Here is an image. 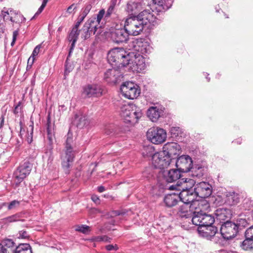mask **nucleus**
<instances>
[{
	"label": "nucleus",
	"mask_w": 253,
	"mask_h": 253,
	"mask_svg": "<svg viewBox=\"0 0 253 253\" xmlns=\"http://www.w3.org/2000/svg\"><path fill=\"white\" fill-rule=\"evenodd\" d=\"M144 150L146 153L143 152V156L145 155L147 157L152 156V164L156 169H164L168 168L173 162L171 158L165 155L164 152L161 151L153 154L154 149L152 147L145 148Z\"/></svg>",
	"instance_id": "1"
},
{
	"label": "nucleus",
	"mask_w": 253,
	"mask_h": 253,
	"mask_svg": "<svg viewBox=\"0 0 253 253\" xmlns=\"http://www.w3.org/2000/svg\"><path fill=\"white\" fill-rule=\"evenodd\" d=\"M120 115L126 123L135 124L142 116V113L132 104L124 103L121 107Z\"/></svg>",
	"instance_id": "2"
},
{
	"label": "nucleus",
	"mask_w": 253,
	"mask_h": 253,
	"mask_svg": "<svg viewBox=\"0 0 253 253\" xmlns=\"http://www.w3.org/2000/svg\"><path fill=\"white\" fill-rule=\"evenodd\" d=\"M129 56L123 48L116 47L108 52L107 58L110 64L115 63L125 67L129 63Z\"/></svg>",
	"instance_id": "3"
},
{
	"label": "nucleus",
	"mask_w": 253,
	"mask_h": 253,
	"mask_svg": "<svg viewBox=\"0 0 253 253\" xmlns=\"http://www.w3.org/2000/svg\"><path fill=\"white\" fill-rule=\"evenodd\" d=\"M73 142L72 133L68 132L66 141L65 153L62 154L61 157L62 160V166L66 173H69V169L75 157V152L71 146Z\"/></svg>",
	"instance_id": "4"
},
{
	"label": "nucleus",
	"mask_w": 253,
	"mask_h": 253,
	"mask_svg": "<svg viewBox=\"0 0 253 253\" xmlns=\"http://www.w3.org/2000/svg\"><path fill=\"white\" fill-rule=\"evenodd\" d=\"M215 221V218L210 214L203 212L201 210L199 211L196 208V211L193 212V215L191 221L194 225L202 226H212Z\"/></svg>",
	"instance_id": "5"
},
{
	"label": "nucleus",
	"mask_w": 253,
	"mask_h": 253,
	"mask_svg": "<svg viewBox=\"0 0 253 253\" xmlns=\"http://www.w3.org/2000/svg\"><path fill=\"white\" fill-rule=\"evenodd\" d=\"M144 26L137 16H132L127 18L125 21L124 28L129 35L137 36L142 31Z\"/></svg>",
	"instance_id": "6"
},
{
	"label": "nucleus",
	"mask_w": 253,
	"mask_h": 253,
	"mask_svg": "<svg viewBox=\"0 0 253 253\" xmlns=\"http://www.w3.org/2000/svg\"><path fill=\"white\" fill-rule=\"evenodd\" d=\"M156 12H157L156 11L150 7V9L143 10L137 16L144 26L148 24L155 25L158 24L161 21V19L157 17L158 14H157V15H155Z\"/></svg>",
	"instance_id": "7"
},
{
	"label": "nucleus",
	"mask_w": 253,
	"mask_h": 253,
	"mask_svg": "<svg viewBox=\"0 0 253 253\" xmlns=\"http://www.w3.org/2000/svg\"><path fill=\"white\" fill-rule=\"evenodd\" d=\"M147 137L152 143L159 144L166 140L167 133L163 128L153 127L148 130Z\"/></svg>",
	"instance_id": "8"
},
{
	"label": "nucleus",
	"mask_w": 253,
	"mask_h": 253,
	"mask_svg": "<svg viewBox=\"0 0 253 253\" xmlns=\"http://www.w3.org/2000/svg\"><path fill=\"white\" fill-rule=\"evenodd\" d=\"M120 89L123 95L129 99L137 98L140 93L138 86L131 82L124 83L121 85Z\"/></svg>",
	"instance_id": "9"
},
{
	"label": "nucleus",
	"mask_w": 253,
	"mask_h": 253,
	"mask_svg": "<svg viewBox=\"0 0 253 253\" xmlns=\"http://www.w3.org/2000/svg\"><path fill=\"white\" fill-rule=\"evenodd\" d=\"M238 231V227L234 222L227 220L221 224L220 233L222 237L226 239L234 237Z\"/></svg>",
	"instance_id": "10"
},
{
	"label": "nucleus",
	"mask_w": 253,
	"mask_h": 253,
	"mask_svg": "<svg viewBox=\"0 0 253 253\" xmlns=\"http://www.w3.org/2000/svg\"><path fill=\"white\" fill-rule=\"evenodd\" d=\"M31 169V164L28 162L21 165L13 173V177L16 183L21 182L30 174Z\"/></svg>",
	"instance_id": "11"
},
{
	"label": "nucleus",
	"mask_w": 253,
	"mask_h": 253,
	"mask_svg": "<svg viewBox=\"0 0 253 253\" xmlns=\"http://www.w3.org/2000/svg\"><path fill=\"white\" fill-rule=\"evenodd\" d=\"M99 24L96 20L95 16L90 18L84 24L82 31L84 33L83 35L82 38L87 39L92 35H94Z\"/></svg>",
	"instance_id": "12"
},
{
	"label": "nucleus",
	"mask_w": 253,
	"mask_h": 253,
	"mask_svg": "<svg viewBox=\"0 0 253 253\" xmlns=\"http://www.w3.org/2000/svg\"><path fill=\"white\" fill-rule=\"evenodd\" d=\"M194 189L197 197L198 196L202 198L209 197L212 191L211 185L209 182L204 181L196 184Z\"/></svg>",
	"instance_id": "13"
},
{
	"label": "nucleus",
	"mask_w": 253,
	"mask_h": 253,
	"mask_svg": "<svg viewBox=\"0 0 253 253\" xmlns=\"http://www.w3.org/2000/svg\"><path fill=\"white\" fill-rule=\"evenodd\" d=\"M176 168L181 172H187L190 171L192 166V160L188 155H182L175 161H173Z\"/></svg>",
	"instance_id": "14"
},
{
	"label": "nucleus",
	"mask_w": 253,
	"mask_h": 253,
	"mask_svg": "<svg viewBox=\"0 0 253 253\" xmlns=\"http://www.w3.org/2000/svg\"><path fill=\"white\" fill-rule=\"evenodd\" d=\"M116 25L115 29L111 33V38L116 43H119L126 42L128 38L129 34L126 30V28H117Z\"/></svg>",
	"instance_id": "15"
},
{
	"label": "nucleus",
	"mask_w": 253,
	"mask_h": 253,
	"mask_svg": "<svg viewBox=\"0 0 253 253\" xmlns=\"http://www.w3.org/2000/svg\"><path fill=\"white\" fill-rule=\"evenodd\" d=\"M129 63L127 65H129V68L133 72H141L146 68L145 59L143 56L140 54L135 55L134 58L129 59Z\"/></svg>",
	"instance_id": "16"
},
{
	"label": "nucleus",
	"mask_w": 253,
	"mask_h": 253,
	"mask_svg": "<svg viewBox=\"0 0 253 253\" xmlns=\"http://www.w3.org/2000/svg\"><path fill=\"white\" fill-rule=\"evenodd\" d=\"M181 147L179 144L174 142H168L166 143L163 147L162 152L166 156H168L169 158L172 159V161L174 160L173 156H176L178 154L180 151Z\"/></svg>",
	"instance_id": "17"
},
{
	"label": "nucleus",
	"mask_w": 253,
	"mask_h": 253,
	"mask_svg": "<svg viewBox=\"0 0 253 253\" xmlns=\"http://www.w3.org/2000/svg\"><path fill=\"white\" fill-rule=\"evenodd\" d=\"M196 205L200 206V203L196 201V203H193L189 205L188 204L183 203L179 206L177 213L181 217H192L194 211H192L193 208H196Z\"/></svg>",
	"instance_id": "18"
},
{
	"label": "nucleus",
	"mask_w": 253,
	"mask_h": 253,
	"mask_svg": "<svg viewBox=\"0 0 253 253\" xmlns=\"http://www.w3.org/2000/svg\"><path fill=\"white\" fill-rule=\"evenodd\" d=\"M83 93L87 97H99L102 94V90L97 84H88L84 87Z\"/></svg>",
	"instance_id": "19"
},
{
	"label": "nucleus",
	"mask_w": 253,
	"mask_h": 253,
	"mask_svg": "<svg viewBox=\"0 0 253 253\" xmlns=\"http://www.w3.org/2000/svg\"><path fill=\"white\" fill-rule=\"evenodd\" d=\"M134 48L140 54H145L151 52L152 47L149 43L144 39H137L134 42Z\"/></svg>",
	"instance_id": "20"
},
{
	"label": "nucleus",
	"mask_w": 253,
	"mask_h": 253,
	"mask_svg": "<svg viewBox=\"0 0 253 253\" xmlns=\"http://www.w3.org/2000/svg\"><path fill=\"white\" fill-rule=\"evenodd\" d=\"M195 182L194 180L190 178H182L177 181L176 185L171 186L172 189H177L178 190H194L192 189L195 187Z\"/></svg>",
	"instance_id": "21"
},
{
	"label": "nucleus",
	"mask_w": 253,
	"mask_h": 253,
	"mask_svg": "<svg viewBox=\"0 0 253 253\" xmlns=\"http://www.w3.org/2000/svg\"><path fill=\"white\" fill-rule=\"evenodd\" d=\"M178 194L179 199L183 203L190 204L192 203H196L195 199L197 198L195 190H180Z\"/></svg>",
	"instance_id": "22"
},
{
	"label": "nucleus",
	"mask_w": 253,
	"mask_h": 253,
	"mask_svg": "<svg viewBox=\"0 0 253 253\" xmlns=\"http://www.w3.org/2000/svg\"><path fill=\"white\" fill-rule=\"evenodd\" d=\"M198 231L201 237L208 240H211L217 233V229L213 226H202L198 227Z\"/></svg>",
	"instance_id": "23"
},
{
	"label": "nucleus",
	"mask_w": 253,
	"mask_h": 253,
	"mask_svg": "<svg viewBox=\"0 0 253 253\" xmlns=\"http://www.w3.org/2000/svg\"><path fill=\"white\" fill-rule=\"evenodd\" d=\"M119 70L115 69L108 70L104 74V79L108 83H116L122 77Z\"/></svg>",
	"instance_id": "24"
},
{
	"label": "nucleus",
	"mask_w": 253,
	"mask_h": 253,
	"mask_svg": "<svg viewBox=\"0 0 253 253\" xmlns=\"http://www.w3.org/2000/svg\"><path fill=\"white\" fill-rule=\"evenodd\" d=\"M214 215L215 219L221 222L226 219H230L232 213L230 210L227 208H220L215 210Z\"/></svg>",
	"instance_id": "25"
},
{
	"label": "nucleus",
	"mask_w": 253,
	"mask_h": 253,
	"mask_svg": "<svg viewBox=\"0 0 253 253\" xmlns=\"http://www.w3.org/2000/svg\"><path fill=\"white\" fill-rule=\"evenodd\" d=\"M144 4L140 1H129L126 5V11L129 14H134L144 8Z\"/></svg>",
	"instance_id": "26"
},
{
	"label": "nucleus",
	"mask_w": 253,
	"mask_h": 253,
	"mask_svg": "<svg viewBox=\"0 0 253 253\" xmlns=\"http://www.w3.org/2000/svg\"><path fill=\"white\" fill-rule=\"evenodd\" d=\"M163 113V110L157 106H152L147 111L148 118L153 122H157Z\"/></svg>",
	"instance_id": "27"
},
{
	"label": "nucleus",
	"mask_w": 253,
	"mask_h": 253,
	"mask_svg": "<svg viewBox=\"0 0 253 253\" xmlns=\"http://www.w3.org/2000/svg\"><path fill=\"white\" fill-rule=\"evenodd\" d=\"M164 0H152V9H155L157 12H161L169 9L172 5V1L170 0L168 4L164 3Z\"/></svg>",
	"instance_id": "28"
},
{
	"label": "nucleus",
	"mask_w": 253,
	"mask_h": 253,
	"mask_svg": "<svg viewBox=\"0 0 253 253\" xmlns=\"http://www.w3.org/2000/svg\"><path fill=\"white\" fill-rule=\"evenodd\" d=\"M179 200L178 194L172 193L166 195L164 199V203L168 207L175 206Z\"/></svg>",
	"instance_id": "29"
},
{
	"label": "nucleus",
	"mask_w": 253,
	"mask_h": 253,
	"mask_svg": "<svg viewBox=\"0 0 253 253\" xmlns=\"http://www.w3.org/2000/svg\"><path fill=\"white\" fill-rule=\"evenodd\" d=\"M239 202V197L238 194L234 192L227 193L225 197L224 204L232 206L237 205Z\"/></svg>",
	"instance_id": "30"
},
{
	"label": "nucleus",
	"mask_w": 253,
	"mask_h": 253,
	"mask_svg": "<svg viewBox=\"0 0 253 253\" xmlns=\"http://www.w3.org/2000/svg\"><path fill=\"white\" fill-rule=\"evenodd\" d=\"M180 171L178 169L169 170L166 176V181L170 183L177 180H179L181 177Z\"/></svg>",
	"instance_id": "31"
},
{
	"label": "nucleus",
	"mask_w": 253,
	"mask_h": 253,
	"mask_svg": "<svg viewBox=\"0 0 253 253\" xmlns=\"http://www.w3.org/2000/svg\"><path fill=\"white\" fill-rule=\"evenodd\" d=\"M2 14H3L4 18L7 16L6 19H9L12 22L18 23L19 21L17 19V17H22L21 15L16 13V12L13 10L11 9H7L5 8H4L2 10Z\"/></svg>",
	"instance_id": "32"
},
{
	"label": "nucleus",
	"mask_w": 253,
	"mask_h": 253,
	"mask_svg": "<svg viewBox=\"0 0 253 253\" xmlns=\"http://www.w3.org/2000/svg\"><path fill=\"white\" fill-rule=\"evenodd\" d=\"M80 34V31H77L75 29H72L71 32L69 34L68 40L70 42H71V45L70 48V51L69 52V56L70 55L73 50L74 48L75 43L78 39V37Z\"/></svg>",
	"instance_id": "33"
},
{
	"label": "nucleus",
	"mask_w": 253,
	"mask_h": 253,
	"mask_svg": "<svg viewBox=\"0 0 253 253\" xmlns=\"http://www.w3.org/2000/svg\"><path fill=\"white\" fill-rule=\"evenodd\" d=\"M193 177H201L204 174V168L200 165L192 166L190 171Z\"/></svg>",
	"instance_id": "34"
},
{
	"label": "nucleus",
	"mask_w": 253,
	"mask_h": 253,
	"mask_svg": "<svg viewBox=\"0 0 253 253\" xmlns=\"http://www.w3.org/2000/svg\"><path fill=\"white\" fill-rule=\"evenodd\" d=\"M75 122H76L77 127L80 128H83L87 126L89 122L86 116L83 115H76Z\"/></svg>",
	"instance_id": "35"
},
{
	"label": "nucleus",
	"mask_w": 253,
	"mask_h": 253,
	"mask_svg": "<svg viewBox=\"0 0 253 253\" xmlns=\"http://www.w3.org/2000/svg\"><path fill=\"white\" fill-rule=\"evenodd\" d=\"M15 253H33L29 244H19L15 249Z\"/></svg>",
	"instance_id": "36"
},
{
	"label": "nucleus",
	"mask_w": 253,
	"mask_h": 253,
	"mask_svg": "<svg viewBox=\"0 0 253 253\" xmlns=\"http://www.w3.org/2000/svg\"><path fill=\"white\" fill-rule=\"evenodd\" d=\"M241 246L245 251H253V239L246 238Z\"/></svg>",
	"instance_id": "37"
},
{
	"label": "nucleus",
	"mask_w": 253,
	"mask_h": 253,
	"mask_svg": "<svg viewBox=\"0 0 253 253\" xmlns=\"http://www.w3.org/2000/svg\"><path fill=\"white\" fill-rule=\"evenodd\" d=\"M6 205H7V204L6 203H3L1 205H0V210L2 208V207L5 206ZM19 205V201L17 200H13L8 204L7 208L8 210H13L18 207Z\"/></svg>",
	"instance_id": "38"
},
{
	"label": "nucleus",
	"mask_w": 253,
	"mask_h": 253,
	"mask_svg": "<svg viewBox=\"0 0 253 253\" xmlns=\"http://www.w3.org/2000/svg\"><path fill=\"white\" fill-rule=\"evenodd\" d=\"M14 243L11 239H5L3 240L1 244H0V246H2V247L7 249H10L11 250H15L14 249Z\"/></svg>",
	"instance_id": "39"
},
{
	"label": "nucleus",
	"mask_w": 253,
	"mask_h": 253,
	"mask_svg": "<svg viewBox=\"0 0 253 253\" xmlns=\"http://www.w3.org/2000/svg\"><path fill=\"white\" fill-rule=\"evenodd\" d=\"M41 47H42V45L41 44H38V45H37L35 47V48H34V49L33 51V53H32L31 56L30 57V58L28 59V64L29 63V62H30L31 60H32V64L33 63L34 60H35V58L37 55H38V54L40 52V49H41Z\"/></svg>",
	"instance_id": "40"
},
{
	"label": "nucleus",
	"mask_w": 253,
	"mask_h": 253,
	"mask_svg": "<svg viewBox=\"0 0 253 253\" xmlns=\"http://www.w3.org/2000/svg\"><path fill=\"white\" fill-rule=\"evenodd\" d=\"M46 126V131L47 134V138L50 142L52 141V130L50 125V121L49 117H48L47 122Z\"/></svg>",
	"instance_id": "41"
},
{
	"label": "nucleus",
	"mask_w": 253,
	"mask_h": 253,
	"mask_svg": "<svg viewBox=\"0 0 253 253\" xmlns=\"http://www.w3.org/2000/svg\"><path fill=\"white\" fill-rule=\"evenodd\" d=\"M76 230L84 234L87 233L89 231V227L86 225H78L76 227Z\"/></svg>",
	"instance_id": "42"
},
{
	"label": "nucleus",
	"mask_w": 253,
	"mask_h": 253,
	"mask_svg": "<svg viewBox=\"0 0 253 253\" xmlns=\"http://www.w3.org/2000/svg\"><path fill=\"white\" fill-rule=\"evenodd\" d=\"M117 0H112L106 13L107 16H109L114 11L116 4Z\"/></svg>",
	"instance_id": "43"
},
{
	"label": "nucleus",
	"mask_w": 253,
	"mask_h": 253,
	"mask_svg": "<svg viewBox=\"0 0 253 253\" xmlns=\"http://www.w3.org/2000/svg\"><path fill=\"white\" fill-rule=\"evenodd\" d=\"M170 132L171 135H173V137H176L181 132V129L179 127H172L170 128Z\"/></svg>",
	"instance_id": "44"
},
{
	"label": "nucleus",
	"mask_w": 253,
	"mask_h": 253,
	"mask_svg": "<svg viewBox=\"0 0 253 253\" xmlns=\"http://www.w3.org/2000/svg\"><path fill=\"white\" fill-rule=\"evenodd\" d=\"M126 213V211L125 210L114 211L110 213V216L114 217L118 215H123Z\"/></svg>",
	"instance_id": "45"
},
{
	"label": "nucleus",
	"mask_w": 253,
	"mask_h": 253,
	"mask_svg": "<svg viewBox=\"0 0 253 253\" xmlns=\"http://www.w3.org/2000/svg\"><path fill=\"white\" fill-rule=\"evenodd\" d=\"M246 238L253 239V226L249 228L245 232Z\"/></svg>",
	"instance_id": "46"
},
{
	"label": "nucleus",
	"mask_w": 253,
	"mask_h": 253,
	"mask_svg": "<svg viewBox=\"0 0 253 253\" xmlns=\"http://www.w3.org/2000/svg\"><path fill=\"white\" fill-rule=\"evenodd\" d=\"M19 238L21 239H28L29 238V235L25 230H21L19 232Z\"/></svg>",
	"instance_id": "47"
},
{
	"label": "nucleus",
	"mask_w": 253,
	"mask_h": 253,
	"mask_svg": "<svg viewBox=\"0 0 253 253\" xmlns=\"http://www.w3.org/2000/svg\"><path fill=\"white\" fill-rule=\"evenodd\" d=\"M105 14V11L104 9H102L100 10L98 13L96 17V20L97 21L98 23L99 24L100 21L102 19L104 15Z\"/></svg>",
	"instance_id": "48"
},
{
	"label": "nucleus",
	"mask_w": 253,
	"mask_h": 253,
	"mask_svg": "<svg viewBox=\"0 0 253 253\" xmlns=\"http://www.w3.org/2000/svg\"><path fill=\"white\" fill-rule=\"evenodd\" d=\"M91 7L92 6L90 4H87L83 9L82 14H84V16H86L90 11Z\"/></svg>",
	"instance_id": "49"
},
{
	"label": "nucleus",
	"mask_w": 253,
	"mask_h": 253,
	"mask_svg": "<svg viewBox=\"0 0 253 253\" xmlns=\"http://www.w3.org/2000/svg\"><path fill=\"white\" fill-rule=\"evenodd\" d=\"M19 216L18 214H15L8 217L6 220L8 222H14L19 220Z\"/></svg>",
	"instance_id": "50"
},
{
	"label": "nucleus",
	"mask_w": 253,
	"mask_h": 253,
	"mask_svg": "<svg viewBox=\"0 0 253 253\" xmlns=\"http://www.w3.org/2000/svg\"><path fill=\"white\" fill-rule=\"evenodd\" d=\"M106 249L107 251H117L119 248L117 245H109L106 246Z\"/></svg>",
	"instance_id": "51"
},
{
	"label": "nucleus",
	"mask_w": 253,
	"mask_h": 253,
	"mask_svg": "<svg viewBox=\"0 0 253 253\" xmlns=\"http://www.w3.org/2000/svg\"><path fill=\"white\" fill-rule=\"evenodd\" d=\"M18 35V32L17 31H14L13 32V35H12V41L11 43V45L12 46H13L15 43V42L16 40V38H17V37Z\"/></svg>",
	"instance_id": "52"
},
{
	"label": "nucleus",
	"mask_w": 253,
	"mask_h": 253,
	"mask_svg": "<svg viewBox=\"0 0 253 253\" xmlns=\"http://www.w3.org/2000/svg\"><path fill=\"white\" fill-rule=\"evenodd\" d=\"M91 240L92 241L96 242H103L102 236H98L93 237L91 239Z\"/></svg>",
	"instance_id": "53"
},
{
	"label": "nucleus",
	"mask_w": 253,
	"mask_h": 253,
	"mask_svg": "<svg viewBox=\"0 0 253 253\" xmlns=\"http://www.w3.org/2000/svg\"><path fill=\"white\" fill-rule=\"evenodd\" d=\"M44 8L41 6L39 8L37 12L35 14V15L31 18V20H33L35 19L38 15H39L43 10Z\"/></svg>",
	"instance_id": "54"
},
{
	"label": "nucleus",
	"mask_w": 253,
	"mask_h": 253,
	"mask_svg": "<svg viewBox=\"0 0 253 253\" xmlns=\"http://www.w3.org/2000/svg\"><path fill=\"white\" fill-rule=\"evenodd\" d=\"M76 6L75 5V4H72V5H71L68 8H67V12H68L69 13H71L73 11L76 9Z\"/></svg>",
	"instance_id": "55"
},
{
	"label": "nucleus",
	"mask_w": 253,
	"mask_h": 253,
	"mask_svg": "<svg viewBox=\"0 0 253 253\" xmlns=\"http://www.w3.org/2000/svg\"><path fill=\"white\" fill-rule=\"evenodd\" d=\"M29 129H30V130L31 132H30V135H29L28 139H29V136L31 137V139H30V142H31V141H32L33 131V129H34L33 124L29 126Z\"/></svg>",
	"instance_id": "56"
},
{
	"label": "nucleus",
	"mask_w": 253,
	"mask_h": 253,
	"mask_svg": "<svg viewBox=\"0 0 253 253\" xmlns=\"http://www.w3.org/2000/svg\"><path fill=\"white\" fill-rule=\"evenodd\" d=\"M92 200L96 204H99L100 200L97 196H92L91 197Z\"/></svg>",
	"instance_id": "57"
},
{
	"label": "nucleus",
	"mask_w": 253,
	"mask_h": 253,
	"mask_svg": "<svg viewBox=\"0 0 253 253\" xmlns=\"http://www.w3.org/2000/svg\"><path fill=\"white\" fill-rule=\"evenodd\" d=\"M72 70V68L71 66L68 67L67 61L66 62L65 64V73H69Z\"/></svg>",
	"instance_id": "58"
},
{
	"label": "nucleus",
	"mask_w": 253,
	"mask_h": 253,
	"mask_svg": "<svg viewBox=\"0 0 253 253\" xmlns=\"http://www.w3.org/2000/svg\"><path fill=\"white\" fill-rule=\"evenodd\" d=\"M102 238H103V242H111V238H109L108 236L104 235V236H102Z\"/></svg>",
	"instance_id": "59"
},
{
	"label": "nucleus",
	"mask_w": 253,
	"mask_h": 253,
	"mask_svg": "<svg viewBox=\"0 0 253 253\" xmlns=\"http://www.w3.org/2000/svg\"><path fill=\"white\" fill-rule=\"evenodd\" d=\"M97 190H98V191L100 193H102L104 191H105V188L104 186H100L99 187H98L97 188Z\"/></svg>",
	"instance_id": "60"
},
{
	"label": "nucleus",
	"mask_w": 253,
	"mask_h": 253,
	"mask_svg": "<svg viewBox=\"0 0 253 253\" xmlns=\"http://www.w3.org/2000/svg\"><path fill=\"white\" fill-rule=\"evenodd\" d=\"M81 22H80L79 21H78L76 24V25H75V26L73 28V29H75L77 31H79L78 30V28L79 27V26L80 25Z\"/></svg>",
	"instance_id": "61"
},
{
	"label": "nucleus",
	"mask_w": 253,
	"mask_h": 253,
	"mask_svg": "<svg viewBox=\"0 0 253 253\" xmlns=\"http://www.w3.org/2000/svg\"><path fill=\"white\" fill-rule=\"evenodd\" d=\"M86 17V16H84V14H81V15L79 16L78 18V21L81 22V23L84 21V18Z\"/></svg>",
	"instance_id": "62"
},
{
	"label": "nucleus",
	"mask_w": 253,
	"mask_h": 253,
	"mask_svg": "<svg viewBox=\"0 0 253 253\" xmlns=\"http://www.w3.org/2000/svg\"><path fill=\"white\" fill-rule=\"evenodd\" d=\"M4 117L3 116H1L0 117V128L3 126V123H4Z\"/></svg>",
	"instance_id": "63"
},
{
	"label": "nucleus",
	"mask_w": 253,
	"mask_h": 253,
	"mask_svg": "<svg viewBox=\"0 0 253 253\" xmlns=\"http://www.w3.org/2000/svg\"><path fill=\"white\" fill-rule=\"evenodd\" d=\"M46 3L45 2H43L42 1V4L41 6L44 8L45 7V6H46Z\"/></svg>",
	"instance_id": "64"
}]
</instances>
